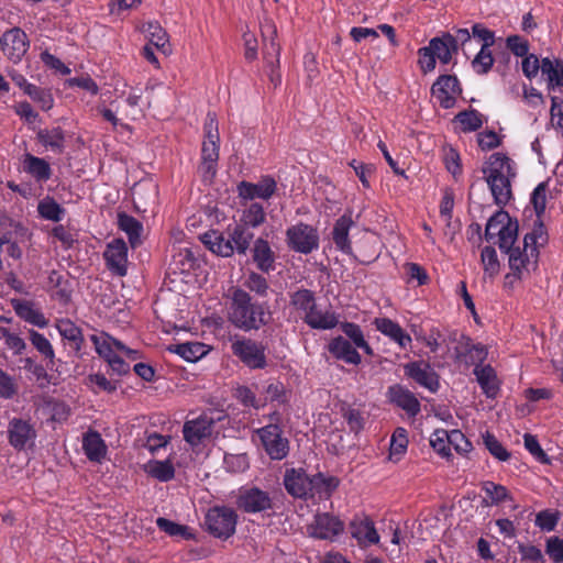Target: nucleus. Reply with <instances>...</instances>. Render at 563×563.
<instances>
[{
  "label": "nucleus",
  "instance_id": "1",
  "mask_svg": "<svg viewBox=\"0 0 563 563\" xmlns=\"http://www.w3.org/2000/svg\"><path fill=\"white\" fill-rule=\"evenodd\" d=\"M494 202L506 206L512 198L511 180L516 177L514 162L504 153H493L482 167Z\"/></svg>",
  "mask_w": 563,
  "mask_h": 563
},
{
  "label": "nucleus",
  "instance_id": "63",
  "mask_svg": "<svg viewBox=\"0 0 563 563\" xmlns=\"http://www.w3.org/2000/svg\"><path fill=\"white\" fill-rule=\"evenodd\" d=\"M88 385L92 387L93 391L103 390L108 393H113L117 390V384L109 380L103 374H90L87 378Z\"/></svg>",
  "mask_w": 563,
  "mask_h": 563
},
{
  "label": "nucleus",
  "instance_id": "5",
  "mask_svg": "<svg viewBox=\"0 0 563 563\" xmlns=\"http://www.w3.org/2000/svg\"><path fill=\"white\" fill-rule=\"evenodd\" d=\"M238 514L228 506H213L205 516L206 530L214 538L227 540L235 533Z\"/></svg>",
  "mask_w": 563,
  "mask_h": 563
},
{
  "label": "nucleus",
  "instance_id": "42",
  "mask_svg": "<svg viewBox=\"0 0 563 563\" xmlns=\"http://www.w3.org/2000/svg\"><path fill=\"white\" fill-rule=\"evenodd\" d=\"M408 448V433L405 428H397L390 439L389 459L399 461Z\"/></svg>",
  "mask_w": 563,
  "mask_h": 563
},
{
  "label": "nucleus",
  "instance_id": "34",
  "mask_svg": "<svg viewBox=\"0 0 563 563\" xmlns=\"http://www.w3.org/2000/svg\"><path fill=\"white\" fill-rule=\"evenodd\" d=\"M30 43L27 37H0V47L4 55L13 63H18L27 52Z\"/></svg>",
  "mask_w": 563,
  "mask_h": 563
},
{
  "label": "nucleus",
  "instance_id": "15",
  "mask_svg": "<svg viewBox=\"0 0 563 563\" xmlns=\"http://www.w3.org/2000/svg\"><path fill=\"white\" fill-rule=\"evenodd\" d=\"M277 184L271 176L262 177L256 184L249 181H241L238 185V192L240 198L253 200L256 198L267 200L276 191Z\"/></svg>",
  "mask_w": 563,
  "mask_h": 563
},
{
  "label": "nucleus",
  "instance_id": "30",
  "mask_svg": "<svg viewBox=\"0 0 563 563\" xmlns=\"http://www.w3.org/2000/svg\"><path fill=\"white\" fill-rule=\"evenodd\" d=\"M201 241L207 249L217 255L229 257L234 253L233 245L230 244L228 234L224 235V233L212 230L206 232L201 236Z\"/></svg>",
  "mask_w": 563,
  "mask_h": 563
},
{
  "label": "nucleus",
  "instance_id": "41",
  "mask_svg": "<svg viewBox=\"0 0 563 563\" xmlns=\"http://www.w3.org/2000/svg\"><path fill=\"white\" fill-rule=\"evenodd\" d=\"M481 263L485 277L495 278L500 272V263L496 250L493 246H485L481 252Z\"/></svg>",
  "mask_w": 563,
  "mask_h": 563
},
{
  "label": "nucleus",
  "instance_id": "31",
  "mask_svg": "<svg viewBox=\"0 0 563 563\" xmlns=\"http://www.w3.org/2000/svg\"><path fill=\"white\" fill-rule=\"evenodd\" d=\"M474 375L486 397L496 398L499 391V384L495 369L490 365H477L474 368Z\"/></svg>",
  "mask_w": 563,
  "mask_h": 563
},
{
  "label": "nucleus",
  "instance_id": "59",
  "mask_svg": "<svg viewBox=\"0 0 563 563\" xmlns=\"http://www.w3.org/2000/svg\"><path fill=\"white\" fill-rule=\"evenodd\" d=\"M263 57L272 67L279 63L280 44L276 37H264Z\"/></svg>",
  "mask_w": 563,
  "mask_h": 563
},
{
  "label": "nucleus",
  "instance_id": "32",
  "mask_svg": "<svg viewBox=\"0 0 563 563\" xmlns=\"http://www.w3.org/2000/svg\"><path fill=\"white\" fill-rule=\"evenodd\" d=\"M36 139L45 148L62 154L65 150V132L62 128L40 129Z\"/></svg>",
  "mask_w": 563,
  "mask_h": 563
},
{
  "label": "nucleus",
  "instance_id": "51",
  "mask_svg": "<svg viewBox=\"0 0 563 563\" xmlns=\"http://www.w3.org/2000/svg\"><path fill=\"white\" fill-rule=\"evenodd\" d=\"M483 443L488 452L498 461L505 462L509 460L510 453L493 433L486 431L483 434Z\"/></svg>",
  "mask_w": 563,
  "mask_h": 563
},
{
  "label": "nucleus",
  "instance_id": "45",
  "mask_svg": "<svg viewBox=\"0 0 563 563\" xmlns=\"http://www.w3.org/2000/svg\"><path fill=\"white\" fill-rule=\"evenodd\" d=\"M29 340L31 344L36 349V351L47 361L51 363L54 362L55 358V352L52 343L48 341L47 338L44 336V334L35 331L30 330L29 331Z\"/></svg>",
  "mask_w": 563,
  "mask_h": 563
},
{
  "label": "nucleus",
  "instance_id": "11",
  "mask_svg": "<svg viewBox=\"0 0 563 563\" xmlns=\"http://www.w3.org/2000/svg\"><path fill=\"white\" fill-rule=\"evenodd\" d=\"M7 433L10 445L18 451L32 446L36 439L34 426L21 418H13L9 421Z\"/></svg>",
  "mask_w": 563,
  "mask_h": 563
},
{
  "label": "nucleus",
  "instance_id": "14",
  "mask_svg": "<svg viewBox=\"0 0 563 563\" xmlns=\"http://www.w3.org/2000/svg\"><path fill=\"white\" fill-rule=\"evenodd\" d=\"M432 95L443 109L454 107L456 96L461 92L456 77L443 75L432 85Z\"/></svg>",
  "mask_w": 563,
  "mask_h": 563
},
{
  "label": "nucleus",
  "instance_id": "49",
  "mask_svg": "<svg viewBox=\"0 0 563 563\" xmlns=\"http://www.w3.org/2000/svg\"><path fill=\"white\" fill-rule=\"evenodd\" d=\"M172 352L178 354L188 362H195L199 360L203 354V345L200 343H181L176 344L169 349Z\"/></svg>",
  "mask_w": 563,
  "mask_h": 563
},
{
  "label": "nucleus",
  "instance_id": "25",
  "mask_svg": "<svg viewBox=\"0 0 563 563\" xmlns=\"http://www.w3.org/2000/svg\"><path fill=\"white\" fill-rule=\"evenodd\" d=\"M55 327L59 335L70 343L76 356L81 357L85 343L81 329L69 319L57 320Z\"/></svg>",
  "mask_w": 563,
  "mask_h": 563
},
{
  "label": "nucleus",
  "instance_id": "44",
  "mask_svg": "<svg viewBox=\"0 0 563 563\" xmlns=\"http://www.w3.org/2000/svg\"><path fill=\"white\" fill-rule=\"evenodd\" d=\"M548 242V232L541 221V218L536 221L531 232L523 236V245L529 249H536L539 251L540 246H543Z\"/></svg>",
  "mask_w": 563,
  "mask_h": 563
},
{
  "label": "nucleus",
  "instance_id": "3",
  "mask_svg": "<svg viewBox=\"0 0 563 563\" xmlns=\"http://www.w3.org/2000/svg\"><path fill=\"white\" fill-rule=\"evenodd\" d=\"M205 140L201 147L199 173L203 180H212L217 173L220 151V134L217 115L208 112L203 125Z\"/></svg>",
  "mask_w": 563,
  "mask_h": 563
},
{
  "label": "nucleus",
  "instance_id": "19",
  "mask_svg": "<svg viewBox=\"0 0 563 563\" xmlns=\"http://www.w3.org/2000/svg\"><path fill=\"white\" fill-rule=\"evenodd\" d=\"M350 532L361 548H366L379 542V534L375 529L374 522L367 517H355L350 522Z\"/></svg>",
  "mask_w": 563,
  "mask_h": 563
},
{
  "label": "nucleus",
  "instance_id": "57",
  "mask_svg": "<svg viewBox=\"0 0 563 563\" xmlns=\"http://www.w3.org/2000/svg\"><path fill=\"white\" fill-rule=\"evenodd\" d=\"M560 520L559 511L541 510L537 514L534 523L542 531H553Z\"/></svg>",
  "mask_w": 563,
  "mask_h": 563
},
{
  "label": "nucleus",
  "instance_id": "55",
  "mask_svg": "<svg viewBox=\"0 0 563 563\" xmlns=\"http://www.w3.org/2000/svg\"><path fill=\"white\" fill-rule=\"evenodd\" d=\"M548 183H540L532 191L530 202L532 203L538 219L542 217L547 206Z\"/></svg>",
  "mask_w": 563,
  "mask_h": 563
},
{
  "label": "nucleus",
  "instance_id": "26",
  "mask_svg": "<svg viewBox=\"0 0 563 563\" xmlns=\"http://www.w3.org/2000/svg\"><path fill=\"white\" fill-rule=\"evenodd\" d=\"M309 497L318 496L319 499H328L339 487L340 481L335 476H327L323 473H317L311 476Z\"/></svg>",
  "mask_w": 563,
  "mask_h": 563
},
{
  "label": "nucleus",
  "instance_id": "28",
  "mask_svg": "<svg viewBox=\"0 0 563 563\" xmlns=\"http://www.w3.org/2000/svg\"><path fill=\"white\" fill-rule=\"evenodd\" d=\"M82 450L91 462L100 463L107 455V445L97 431H89L82 438Z\"/></svg>",
  "mask_w": 563,
  "mask_h": 563
},
{
  "label": "nucleus",
  "instance_id": "39",
  "mask_svg": "<svg viewBox=\"0 0 563 563\" xmlns=\"http://www.w3.org/2000/svg\"><path fill=\"white\" fill-rule=\"evenodd\" d=\"M518 228L519 227L517 220H512L511 218L505 225L499 228L497 235L499 238L498 246L501 252L507 253L516 249L514 244L518 238Z\"/></svg>",
  "mask_w": 563,
  "mask_h": 563
},
{
  "label": "nucleus",
  "instance_id": "40",
  "mask_svg": "<svg viewBox=\"0 0 563 563\" xmlns=\"http://www.w3.org/2000/svg\"><path fill=\"white\" fill-rule=\"evenodd\" d=\"M317 302L312 290L301 288L290 294V306L306 316Z\"/></svg>",
  "mask_w": 563,
  "mask_h": 563
},
{
  "label": "nucleus",
  "instance_id": "58",
  "mask_svg": "<svg viewBox=\"0 0 563 563\" xmlns=\"http://www.w3.org/2000/svg\"><path fill=\"white\" fill-rule=\"evenodd\" d=\"M91 341L95 345L96 352L103 357L107 362L115 356V352L113 350V345L111 343V338L106 334H93L91 335Z\"/></svg>",
  "mask_w": 563,
  "mask_h": 563
},
{
  "label": "nucleus",
  "instance_id": "37",
  "mask_svg": "<svg viewBox=\"0 0 563 563\" xmlns=\"http://www.w3.org/2000/svg\"><path fill=\"white\" fill-rule=\"evenodd\" d=\"M431 53L441 63L448 64L451 60L452 52L456 51L455 37H432L428 46Z\"/></svg>",
  "mask_w": 563,
  "mask_h": 563
},
{
  "label": "nucleus",
  "instance_id": "54",
  "mask_svg": "<svg viewBox=\"0 0 563 563\" xmlns=\"http://www.w3.org/2000/svg\"><path fill=\"white\" fill-rule=\"evenodd\" d=\"M244 286L260 297H266L269 289L267 279L261 274L254 272L247 275L244 280Z\"/></svg>",
  "mask_w": 563,
  "mask_h": 563
},
{
  "label": "nucleus",
  "instance_id": "24",
  "mask_svg": "<svg viewBox=\"0 0 563 563\" xmlns=\"http://www.w3.org/2000/svg\"><path fill=\"white\" fill-rule=\"evenodd\" d=\"M22 169L37 184L46 183L53 174L52 167L47 161L30 153L23 155Z\"/></svg>",
  "mask_w": 563,
  "mask_h": 563
},
{
  "label": "nucleus",
  "instance_id": "29",
  "mask_svg": "<svg viewBox=\"0 0 563 563\" xmlns=\"http://www.w3.org/2000/svg\"><path fill=\"white\" fill-rule=\"evenodd\" d=\"M253 261L263 273H269L275 269V254L266 240L258 238L254 242Z\"/></svg>",
  "mask_w": 563,
  "mask_h": 563
},
{
  "label": "nucleus",
  "instance_id": "43",
  "mask_svg": "<svg viewBox=\"0 0 563 563\" xmlns=\"http://www.w3.org/2000/svg\"><path fill=\"white\" fill-rule=\"evenodd\" d=\"M482 38L485 41V43L482 45L481 51L478 52L475 59L473 60V66L477 73L485 74L492 68V66L494 64V58H493L492 52L488 47L494 44L495 37H482Z\"/></svg>",
  "mask_w": 563,
  "mask_h": 563
},
{
  "label": "nucleus",
  "instance_id": "22",
  "mask_svg": "<svg viewBox=\"0 0 563 563\" xmlns=\"http://www.w3.org/2000/svg\"><path fill=\"white\" fill-rule=\"evenodd\" d=\"M353 225L354 221L352 219V212L349 211L336 219L332 229L331 234L333 243L335 244V247L344 254L352 253V243L349 233Z\"/></svg>",
  "mask_w": 563,
  "mask_h": 563
},
{
  "label": "nucleus",
  "instance_id": "61",
  "mask_svg": "<svg viewBox=\"0 0 563 563\" xmlns=\"http://www.w3.org/2000/svg\"><path fill=\"white\" fill-rule=\"evenodd\" d=\"M482 489L490 498L493 504H499L509 498V492L504 485L490 481L484 482Z\"/></svg>",
  "mask_w": 563,
  "mask_h": 563
},
{
  "label": "nucleus",
  "instance_id": "7",
  "mask_svg": "<svg viewBox=\"0 0 563 563\" xmlns=\"http://www.w3.org/2000/svg\"><path fill=\"white\" fill-rule=\"evenodd\" d=\"M235 505L245 514H261L273 509L271 494L256 486H245L239 489Z\"/></svg>",
  "mask_w": 563,
  "mask_h": 563
},
{
  "label": "nucleus",
  "instance_id": "20",
  "mask_svg": "<svg viewBox=\"0 0 563 563\" xmlns=\"http://www.w3.org/2000/svg\"><path fill=\"white\" fill-rule=\"evenodd\" d=\"M389 401L401 408L409 417H416L421 409L420 402L417 397L409 389L401 385H393L387 390Z\"/></svg>",
  "mask_w": 563,
  "mask_h": 563
},
{
  "label": "nucleus",
  "instance_id": "38",
  "mask_svg": "<svg viewBox=\"0 0 563 563\" xmlns=\"http://www.w3.org/2000/svg\"><path fill=\"white\" fill-rule=\"evenodd\" d=\"M341 330L345 334V339H347L355 347L363 350L367 355L372 356L374 354L373 349L365 340L363 330L361 327L353 322H343L341 323Z\"/></svg>",
  "mask_w": 563,
  "mask_h": 563
},
{
  "label": "nucleus",
  "instance_id": "23",
  "mask_svg": "<svg viewBox=\"0 0 563 563\" xmlns=\"http://www.w3.org/2000/svg\"><path fill=\"white\" fill-rule=\"evenodd\" d=\"M302 319L308 327L314 330H331L339 324V316L335 311L332 309L322 310L317 302Z\"/></svg>",
  "mask_w": 563,
  "mask_h": 563
},
{
  "label": "nucleus",
  "instance_id": "16",
  "mask_svg": "<svg viewBox=\"0 0 563 563\" xmlns=\"http://www.w3.org/2000/svg\"><path fill=\"white\" fill-rule=\"evenodd\" d=\"M311 476L302 468L286 470L284 475V486L289 495L295 498H309Z\"/></svg>",
  "mask_w": 563,
  "mask_h": 563
},
{
  "label": "nucleus",
  "instance_id": "53",
  "mask_svg": "<svg viewBox=\"0 0 563 563\" xmlns=\"http://www.w3.org/2000/svg\"><path fill=\"white\" fill-rule=\"evenodd\" d=\"M510 217L507 211L498 210L496 211L487 221L485 228V239L486 241L493 240L498 233L497 231L501 225H505L509 221Z\"/></svg>",
  "mask_w": 563,
  "mask_h": 563
},
{
  "label": "nucleus",
  "instance_id": "35",
  "mask_svg": "<svg viewBox=\"0 0 563 563\" xmlns=\"http://www.w3.org/2000/svg\"><path fill=\"white\" fill-rule=\"evenodd\" d=\"M118 227L125 232L132 247L141 244L143 225L139 220L125 212H120L118 213Z\"/></svg>",
  "mask_w": 563,
  "mask_h": 563
},
{
  "label": "nucleus",
  "instance_id": "33",
  "mask_svg": "<svg viewBox=\"0 0 563 563\" xmlns=\"http://www.w3.org/2000/svg\"><path fill=\"white\" fill-rule=\"evenodd\" d=\"M230 244L233 245L234 252L246 254L250 244L254 238L253 232L243 224H235L227 229Z\"/></svg>",
  "mask_w": 563,
  "mask_h": 563
},
{
  "label": "nucleus",
  "instance_id": "21",
  "mask_svg": "<svg viewBox=\"0 0 563 563\" xmlns=\"http://www.w3.org/2000/svg\"><path fill=\"white\" fill-rule=\"evenodd\" d=\"M358 347H355L347 339L342 335H338L328 344L329 353L336 360L343 361L350 365H360L362 362L361 354L357 352Z\"/></svg>",
  "mask_w": 563,
  "mask_h": 563
},
{
  "label": "nucleus",
  "instance_id": "27",
  "mask_svg": "<svg viewBox=\"0 0 563 563\" xmlns=\"http://www.w3.org/2000/svg\"><path fill=\"white\" fill-rule=\"evenodd\" d=\"M541 75L550 90L563 87V62L554 57H544L541 60Z\"/></svg>",
  "mask_w": 563,
  "mask_h": 563
},
{
  "label": "nucleus",
  "instance_id": "56",
  "mask_svg": "<svg viewBox=\"0 0 563 563\" xmlns=\"http://www.w3.org/2000/svg\"><path fill=\"white\" fill-rule=\"evenodd\" d=\"M157 527L172 537H183L184 539H189L191 534L188 532V527L176 523L169 519L159 517L156 519Z\"/></svg>",
  "mask_w": 563,
  "mask_h": 563
},
{
  "label": "nucleus",
  "instance_id": "50",
  "mask_svg": "<svg viewBox=\"0 0 563 563\" xmlns=\"http://www.w3.org/2000/svg\"><path fill=\"white\" fill-rule=\"evenodd\" d=\"M27 96L36 102L43 111H48L54 106V98L48 89L41 88L38 86H29Z\"/></svg>",
  "mask_w": 563,
  "mask_h": 563
},
{
  "label": "nucleus",
  "instance_id": "47",
  "mask_svg": "<svg viewBox=\"0 0 563 563\" xmlns=\"http://www.w3.org/2000/svg\"><path fill=\"white\" fill-rule=\"evenodd\" d=\"M16 313L25 321L38 328H45L48 323L45 316L27 302L19 305L16 307Z\"/></svg>",
  "mask_w": 563,
  "mask_h": 563
},
{
  "label": "nucleus",
  "instance_id": "52",
  "mask_svg": "<svg viewBox=\"0 0 563 563\" xmlns=\"http://www.w3.org/2000/svg\"><path fill=\"white\" fill-rule=\"evenodd\" d=\"M148 474L161 482H168L175 475V470L169 461H155L148 464Z\"/></svg>",
  "mask_w": 563,
  "mask_h": 563
},
{
  "label": "nucleus",
  "instance_id": "2",
  "mask_svg": "<svg viewBox=\"0 0 563 563\" xmlns=\"http://www.w3.org/2000/svg\"><path fill=\"white\" fill-rule=\"evenodd\" d=\"M228 319L235 328L243 331L258 330L268 322L264 306L254 302L251 295L241 288L232 289Z\"/></svg>",
  "mask_w": 563,
  "mask_h": 563
},
{
  "label": "nucleus",
  "instance_id": "12",
  "mask_svg": "<svg viewBox=\"0 0 563 563\" xmlns=\"http://www.w3.org/2000/svg\"><path fill=\"white\" fill-rule=\"evenodd\" d=\"M216 419L210 413H202L196 419L187 420L183 427V435L191 446L201 444L212 434Z\"/></svg>",
  "mask_w": 563,
  "mask_h": 563
},
{
  "label": "nucleus",
  "instance_id": "48",
  "mask_svg": "<svg viewBox=\"0 0 563 563\" xmlns=\"http://www.w3.org/2000/svg\"><path fill=\"white\" fill-rule=\"evenodd\" d=\"M266 220V213L262 205L258 202L251 203L242 214V221L245 227L257 228Z\"/></svg>",
  "mask_w": 563,
  "mask_h": 563
},
{
  "label": "nucleus",
  "instance_id": "62",
  "mask_svg": "<svg viewBox=\"0 0 563 563\" xmlns=\"http://www.w3.org/2000/svg\"><path fill=\"white\" fill-rule=\"evenodd\" d=\"M525 448L533 455L540 463L549 464L550 459L539 444L538 439L529 433L523 437Z\"/></svg>",
  "mask_w": 563,
  "mask_h": 563
},
{
  "label": "nucleus",
  "instance_id": "8",
  "mask_svg": "<svg viewBox=\"0 0 563 563\" xmlns=\"http://www.w3.org/2000/svg\"><path fill=\"white\" fill-rule=\"evenodd\" d=\"M451 342H456L457 345L454 349V358L456 362L465 363L466 365H479L487 357V349L485 345L478 343L473 344L472 340L463 334H457L453 331L449 334Z\"/></svg>",
  "mask_w": 563,
  "mask_h": 563
},
{
  "label": "nucleus",
  "instance_id": "13",
  "mask_svg": "<svg viewBox=\"0 0 563 563\" xmlns=\"http://www.w3.org/2000/svg\"><path fill=\"white\" fill-rule=\"evenodd\" d=\"M103 258L108 269L123 277L128 273V246L122 239H114L107 244Z\"/></svg>",
  "mask_w": 563,
  "mask_h": 563
},
{
  "label": "nucleus",
  "instance_id": "10",
  "mask_svg": "<svg viewBox=\"0 0 563 563\" xmlns=\"http://www.w3.org/2000/svg\"><path fill=\"white\" fill-rule=\"evenodd\" d=\"M307 530L314 539L333 541L343 533L344 522L330 512H320L314 515Z\"/></svg>",
  "mask_w": 563,
  "mask_h": 563
},
{
  "label": "nucleus",
  "instance_id": "18",
  "mask_svg": "<svg viewBox=\"0 0 563 563\" xmlns=\"http://www.w3.org/2000/svg\"><path fill=\"white\" fill-rule=\"evenodd\" d=\"M405 373L420 386L426 387L430 391H437L439 384L438 374L426 362H411L405 366Z\"/></svg>",
  "mask_w": 563,
  "mask_h": 563
},
{
  "label": "nucleus",
  "instance_id": "4",
  "mask_svg": "<svg viewBox=\"0 0 563 563\" xmlns=\"http://www.w3.org/2000/svg\"><path fill=\"white\" fill-rule=\"evenodd\" d=\"M271 423L256 430L261 443L272 460H283L288 455L289 441L283 435L279 426L280 416L274 412L269 416Z\"/></svg>",
  "mask_w": 563,
  "mask_h": 563
},
{
  "label": "nucleus",
  "instance_id": "60",
  "mask_svg": "<svg viewBox=\"0 0 563 563\" xmlns=\"http://www.w3.org/2000/svg\"><path fill=\"white\" fill-rule=\"evenodd\" d=\"M16 379L0 368V398L12 399L18 394Z\"/></svg>",
  "mask_w": 563,
  "mask_h": 563
},
{
  "label": "nucleus",
  "instance_id": "17",
  "mask_svg": "<svg viewBox=\"0 0 563 563\" xmlns=\"http://www.w3.org/2000/svg\"><path fill=\"white\" fill-rule=\"evenodd\" d=\"M508 265L510 271L526 275L530 267H536L539 258V251L536 249L516 246V249L507 252Z\"/></svg>",
  "mask_w": 563,
  "mask_h": 563
},
{
  "label": "nucleus",
  "instance_id": "9",
  "mask_svg": "<svg viewBox=\"0 0 563 563\" xmlns=\"http://www.w3.org/2000/svg\"><path fill=\"white\" fill-rule=\"evenodd\" d=\"M288 246L299 253L309 254L319 247V234L314 228L298 223L286 231Z\"/></svg>",
  "mask_w": 563,
  "mask_h": 563
},
{
  "label": "nucleus",
  "instance_id": "6",
  "mask_svg": "<svg viewBox=\"0 0 563 563\" xmlns=\"http://www.w3.org/2000/svg\"><path fill=\"white\" fill-rule=\"evenodd\" d=\"M232 353L249 368L262 369L267 365L266 346L249 338H239L231 343Z\"/></svg>",
  "mask_w": 563,
  "mask_h": 563
},
{
  "label": "nucleus",
  "instance_id": "46",
  "mask_svg": "<svg viewBox=\"0 0 563 563\" xmlns=\"http://www.w3.org/2000/svg\"><path fill=\"white\" fill-rule=\"evenodd\" d=\"M482 114L477 110L462 111L455 117V121L461 124L463 132H472L478 130L483 125Z\"/></svg>",
  "mask_w": 563,
  "mask_h": 563
},
{
  "label": "nucleus",
  "instance_id": "64",
  "mask_svg": "<svg viewBox=\"0 0 563 563\" xmlns=\"http://www.w3.org/2000/svg\"><path fill=\"white\" fill-rule=\"evenodd\" d=\"M545 553L553 563H563V539L550 537L545 543Z\"/></svg>",
  "mask_w": 563,
  "mask_h": 563
},
{
  "label": "nucleus",
  "instance_id": "36",
  "mask_svg": "<svg viewBox=\"0 0 563 563\" xmlns=\"http://www.w3.org/2000/svg\"><path fill=\"white\" fill-rule=\"evenodd\" d=\"M36 210L40 218L53 222H59L60 220H63L66 213L65 208H63L51 196H45L43 199H41L37 203Z\"/></svg>",
  "mask_w": 563,
  "mask_h": 563
}]
</instances>
